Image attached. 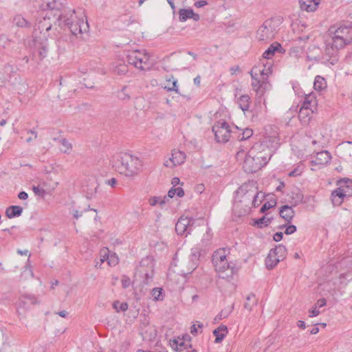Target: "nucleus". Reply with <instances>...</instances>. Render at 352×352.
I'll use <instances>...</instances> for the list:
<instances>
[{"mask_svg": "<svg viewBox=\"0 0 352 352\" xmlns=\"http://www.w3.org/2000/svg\"><path fill=\"white\" fill-rule=\"evenodd\" d=\"M237 103L243 111H248L250 108V98L248 95H242L238 98Z\"/></svg>", "mask_w": 352, "mask_h": 352, "instance_id": "a878e982", "label": "nucleus"}, {"mask_svg": "<svg viewBox=\"0 0 352 352\" xmlns=\"http://www.w3.org/2000/svg\"><path fill=\"white\" fill-rule=\"evenodd\" d=\"M233 306L231 309V310L229 311V312H224V311H221L219 314V316H220V318H226L228 317V314L232 311V310L233 309Z\"/></svg>", "mask_w": 352, "mask_h": 352, "instance_id": "052dcab7", "label": "nucleus"}, {"mask_svg": "<svg viewBox=\"0 0 352 352\" xmlns=\"http://www.w3.org/2000/svg\"><path fill=\"white\" fill-rule=\"evenodd\" d=\"M276 206V202L271 203L270 201L265 202L261 208L260 212L261 213H265L267 210L272 208Z\"/></svg>", "mask_w": 352, "mask_h": 352, "instance_id": "de8ad7c7", "label": "nucleus"}, {"mask_svg": "<svg viewBox=\"0 0 352 352\" xmlns=\"http://www.w3.org/2000/svg\"><path fill=\"white\" fill-rule=\"evenodd\" d=\"M195 220L192 218L180 217L175 224V231L179 235L187 236L192 231V223Z\"/></svg>", "mask_w": 352, "mask_h": 352, "instance_id": "ddd939ff", "label": "nucleus"}, {"mask_svg": "<svg viewBox=\"0 0 352 352\" xmlns=\"http://www.w3.org/2000/svg\"><path fill=\"white\" fill-rule=\"evenodd\" d=\"M228 333L226 325L221 324L218 328L213 331V335L215 336L214 342L220 343Z\"/></svg>", "mask_w": 352, "mask_h": 352, "instance_id": "412c9836", "label": "nucleus"}, {"mask_svg": "<svg viewBox=\"0 0 352 352\" xmlns=\"http://www.w3.org/2000/svg\"><path fill=\"white\" fill-rule=\"evenodd\" d=\"M18 197L22 200H26L28 198V194L25 191H21L18 194Z\"/></svg>", "mask_w": 352, "mask_h": 352, "instance_id": "6e6d98bb", "label": "nucleus"}, {"mask_svg": "<svg viewBox=\"0 0 352 352\" xmlns=\"http://www.w3.org/2000/svg\"><path fill=\"white\" fill-rule=\"evenodd\" d=\"M111 162L118 172L126 177L138 175L142 166V161L138 157L128 153L114 155Z\"/></svg>", "mask_w": 352, "mask_h": 352, "instance_id": "20e7f679", "label": "nucleus"}, {"mask_svg": "<svg viewBox=\"0 0 352 352\" xmlns=\"http://www.w3.org/2000/svg\"><path fill=\"white\" fill-rule=\"evenodd\" d=\"M314 87L316 91H322L327 87V82L325 79L321 76H316L315 77Z\"/></svg>", "mask_w": 352, "mask_h": 352, "instance_id": "c85d7f7f", "label": "nucleus"}, {"mask_svg": "<svg viewBox=\"0 0 352 352\" xmlns=\"http://www.w3.org/2000/svg\"><path fill=\"white\" fill-rule=\"evenodd\" d=\"M179 179L178 177H173L172 181H171V184H173V187H175L177 185H178L179 184Z\"/></svg>", "mask_w": 352, "mask_h": 352, "instance_id": "69168bd1", "label": "nucleus"}, {"mask_svg": "<svg viewBox=\"0 0 352 352\" xmlns=\"http://www.w3.org/2000/svg\"><path fill=\"white\" fill-rule=\"evenodd\" d=\"M227 254L226 249L215 251L212 256V262L219 278L230 282L236 274L237 268L232 262L228 261Z\"/></svg>", "mask_w": 352, "mask_h": 352, "instance_id": "39448f33", "label": "nucleus"}, {"mask_svg": "<svg viewBox=\"0 0 352 352\" xmlns=\"http://www.w3.org/2000/svg\"><path fill=\"white\" fill-rule=\"evenodd\" d=\"M279 214L287 223H290L294 217L295 212L292 206L284 205L280 207Z\"/></svg>", "mask_w": 352, "mask_h": 352, "instance_id": "dca6fc26", "label": "nucleus"}, {"mask_svg": "<svg viewBox=\"0 0 352 352\" xmlns=\"http://www.w3.org/2000/svg\"><path fill=\"white\" fill-rule=\"evenodd\" d=\"M262 64L263 69L260 65L254 66L250 72L252 88L259 98H261L271 87L268 81L269 75L271 74V65L266 68V65Z\"/></svg>", "mask_w": 352, "mask_h": 352, "instance_id": "423d86ee", "label": "nucleus"}, {"mask_svg": "<svg viewBox=\"0 0 352 352\" xmlns=\"http://www.w3.org/2000/svg\"><path fill=\"white\" fill-rule=\"evenodd\" d=\"M331 40L326 47L325 53L330 57H335L339 50L352 43V25H333L329 29Z\"/></svg>", "mask_w": 352, "mask_h": 352, "instance_id": "7ed1b4c3", "label": "nucleus"}, {"mask_svg": "<svg viewBox=\"0 0 352 352\" xmlns=\"http://www.w3.org/2000/svg\"><path fill=\"white\" fill-rule=\"evenodd\" d=\"M300 175V172L298 168H296L289 173V177H296Z\"/></svg>", "mask_w": 352, "mask_h": 352, "instance_id": "680f3d73", "label": "nucleus"}, {"mask_svg": "<svg viewBox=\"0 0 352 352\" xmlns=\"http://www.w3.org/2000/svg\"><path fill=\"white\" fill-rule=\"evenodd\" d=\"M326 300L324 298H320L317 301V305L319 307H322L326 305Z\"/></svg>", "mask_w": 352, "mask_h": 352, "instance_id": "bf43d9fd", "label": "nucleus"}, {"mask_svg": "<svg viewBox=\"0 0 352 352\" xmlns=\"http://www.w3.org/2000/svg\"><path fill=\"white\" fill-rule=\"evenodd\" d=\"M107 263L111 266H115L118 263V257L116 256V254L109 255V258L107 261Z\"/></svg>", "mask_w": 352, "mask_h": 352, "instance_id": "09e8293b", "label": "nucleus"}, {"mask_svg": "<svg viewBox=\"0 0 352 352\" xmlns=\"http://www.w3.org/2000/svg\"><path fill=\"white\" fill-rule=\"evenodd\" d=\"M299 3L302 10L313 12L318 8L319 0H300Z\"/></svg>", "mask_w": 352, "mask_h": 352, "instance_id": "aec40b11", "label": "nucleus"}, {"mask_svg": "<svg viewBox=\"0 0 352 352\" xmlns=\"http://www.w3.org/2000/svg\"><path fill=\"white\" fill-rule=\"evenodd\" d=\"M230 70L232 75H234L236 73V72H240V67L239 66L232 67Z\"/></svg>", "mask_w": 352, "mask_h": 352, "instance_id": "0e129e2a", "label": "nucleus"}, {"mask_svg": "<svg viewBox=\"0 0 352 352\" xmlns=\"http://www.w3.org/2000/svg\"><path fill=\"white\" fill-rule=\"evenodd\" d=\"M280 261L281 260L274 254V252L271 250L265 259V265L267 269H273Z\"/></svg>", "mask_w": 352, "mask_h": 352, "instance_id": "4be33fe9", "label": "nucleus"}, {"mask_svg": "<svg viewBox=\"0 0 352 352\" xmlns=\"http://www.w3.org/2000/svg\"><path fill=\"white\" fill-rule=\"evenodd\" d=\"M122 285L124 288H127L130 285V279L126 276H124L122 279Z\"/></svg>", "mask_w": 352, "mask_h": 352, "instance_id": "603ef678", "label": "nucleus"}, {"mask_svg": "<svg viewBox=\"0 0 352 352\" xmlns=\"http://www.w3.org/2000/svg\"><path fill=\"white\" fill-rule=\"evenodd\" d=\"M207 4H208V2L206 1L201 0V1H198L195 2V6L196 8H202Z\"/></svg>", "mask_w": 352, "mask_h": 352, "instance_id": "5fc2aeb1", "label": "nucleus"}, {"mask_svg": "<svg viewBox=\"0 0 352 352\" xmlns=\"http://www.w3.org/2000/svg\"><path fill=\"white\" fill-rule=\"evenodd\" d=\"M272 250L274 252V254L276 255V256L281 261H283L286 257L287 249L283 245L280 244L276 246L275 248L272 249Z\"/></svg>", "mask_w": 352, "mask_h": 352, "instance_id": "72a5a7b5", "label": "nucleus"}, {"mask_svg": "<svg viewBox=\"0 0 352 352\" xmlns=\"http://www.w3.org/2000/svg\"><path fill=\"white\" fill-rule=\"evenodd\" d=\"M164 199H164H162L161 197H152L149 199L148 202L151 206H155L157 204H160L161 206H162L166 203Z\"/></svg>", "mask_w": 352, "mask_h": 352, "instance_id": "c03bdc74", "label": "nucleus"}, {"mask_svg": "<svg viewBox=\"0 0 352 352\" xmlns=\"http://www.w3.org/2000/svg\"><path fill=\"white\" fill-rule=\"evenodd\" d=\"M12 23L19 28H27L30 27V23H29L22 15L16 14L14 16Z\"/></svg>", "mask_w": 352, "mask_h": 352, "instance_id": "bb28decb", "label": "nucleus"}, {"mask_svg": "<svg viewBox=\"0 0 352 352\" xmlns=\"http://www.w3.org/2000/svg\"><path fill=\"white\" fill-rule=\"evenodd\" d=\"M112 69L118 75H124L129 71L128 65L122 61H118L113 63Z\"/></svg>", "mask_w": 352, "mask_h": 352, "instance_id": "b1692460", "label": "nucleus"}, {"mask_svg": "<svg viewBox=\"0 0 352 352\" xmlns=\"http://www.w3.org/2000/svg\"><path fill=\"white\" fill-rule=\"evenodd\" d=\"M60 144L63 146L61 151L64 153H69L71 152L72 148V144L65 138L60 139Z\"/></svg>", "mask_w": 352, "mask_h": 352, "instance_id": "a19ab883", "label": "nucleus"}, {"mask_svg": "<svg viewBox=\"0 0 352 352\" xmlns=\"http://www.w3.org/2000/svg\"><path fill=\"white\" fill-rule=\"evenodd\" d=\"M280 47L281 45L279 43H276V45L274 43L272 44L263 54V58L264 59H270Z\"/></svg>", "mask_w": 352, "mask_h": 352, "instance_id": "cd10ccee", "label": "nucleus"}, {"mask_svg": "<svg viewBox=\"0 0 352 352\" xmlns=\"http://www.w3.org/2000/svg\"><path fill=\"white\" fill-rule=\"evenodd\" d=\"M276 33L274 21L272 19L265 20L256 32V37L261 41L272 40Z\"/></svg>", "mask_w": 352, "mask_h": 352, "instance_id": "9b49d317", "label": "nucleus"}, {"mask_svg": "<svg viewBox=\"0 0 352 352\" xmlns=\"http://www.w3.org/2000/svg\"><path fill=\"white\" fill-rule=\"evenodd\" d=\"M283 228H285V234L287 235L294 234L296 231V226L294 225H283L279 227L280 229Z\"/></svg>", "mask_w": 352, "mask_h": 352, "instance_id": "49530a36", "label": "nucleus"}, {"mask_svg": "<svg viewBox=\"0 0 352 352\" xmlns=\"http://www.w3.org/2000/svg\"><path fill=\"white\" fill-rule=\"evenodd\" d=\"M65 0H43V9H49L51 10H60L64 6Z\"/></svg>", "mask_w": 352, "mask_h": 352, "instance_id": "6ab92c4d", "label": "nucleus"}, {"mask_svg": "<svg viewBox=\"0 0 352 352\" xmlns=\"http://www.w3.org/2000/svg\"><path fill=\"white\" fill-rule=\"evenodd\" d=\"M170 344L173 349L177 351H182L184 349H187V347L184 344V342L181 340L174 339L173 340H170Z\"/></svg>", "mask_w": 352, "mask_h": 352, "instance_id": "f704fd0d", "label": "nucleus"}, {"mask_svg": "<svg viewBox=\"0 0 352 352\" xmlns=\"http://www.w3.org/2000/svg\"><path fill=\"white\" fill-rule=\"evenodd\" d=\"M319 331V328L317 327V324H316L310 331V334H316Z\"/></svg>", "mask_w": 352, "mask_h": 352, "instance_id": "774afa93", "label": "nucleus"}, {"mask_svg": "<svg viewBox=\"0 0 352 352\" xmlns=\"http://www.w3.org/2000/svg\"><path fill=\"white\" fill-rule=\"evenodd\" d=\"M215 140L217 142L226 143L231 136L232 131L228 123L224 120L217 122L212 126Z\"/></svg>", "mask_w": 352, "mask_h": 352, "instance_id": "9d476101", "label": "nucleus"}, {"mask_svg": "<svg viewBox=\"0 0 352 352\" xmlns=\"http://www.w3.org/2000/svg\"><path fill=\"white\" fill-rule=\"evenodd\" d=\"M101 262L103 263L104 261H107L108 259L109 258V254L108 253V251L107 250H104L103 252H101Z\"/></svg>", "mask_w": 352, "mask_h": 352, "instance_id": "8fccbe9b", "label": "nucleus"}, {"mask_svg": "<svg viewBox=\"0 0 352 352\" xmlns=\"http://www.w3.org/2000/svg\"><path fill=\"white\" fill-rule=\"evenodd\" d=\"M339 187L331 192V201L334 206H340L344 197L352 196V180L343 179L338 182Z\"/></svg>", "mask_w": 352, "mask_h": 352, "instance_id": "1a4fd4ad", "label": "nucleus"}, {"mask_svg": "<svg viewBox=\"0 0 352 352\" xmlns=\"http://www.w3.org/2000/svg\"><path fill=\"white\" fill-rule=\"evenodd\" d=\"M113 308L116 311H125L128 309V304L126 302H120L119 301H115L113 304Z\"/></svg>", "mask_w": 352, "mask_h": 352, "instance_id": "79ce46f5", "label": "nucleus"}, {"mask_svg": "<svg viewBox=\"0 0 352 352\" xmlns=\"http://www.w3.org/2000/svg\"><path fill=\"white\" fill-rule=\"evenodd\" d=\"M175 189H176V191H175V192H176V195H177V197H184V190H183V188H181V187H177V188H175Z\"/></svg>", "mask_w": 352, "mask_h": 352, "instance_id": "4d7b16f0", "label": "nucleus"}, {"mask_svg": "<svg viewBox=\"0 0 352 352\" xmlns=\"http://www.w3.org/2000/svg\"><path fill=\"white\" fill-rule=\"evenodd\" d=\"M272 217H267L263 216L261 218L254 220V226H256L258 228H263L267 227L272 221Z\"/></svg>", "mask_w": 352, "mask_h": 352, "instance_id": "7c9ffc66", "label": "nucleus"}, {"mask_svg": "<svg viewBox=\"0 0 352 352\" xmlns=\"http://www.w3.org/2000/svg\"><path fill=\"white\" fill-rule=\"evenodd\" d=\"M126 86H124L122 87L121 90L118 92V98L120 100H125L130 99V94L126 92Z\"/></svg>", "mask_w": 352, "mask_h": 352, "instance_id": "37998d69", "label": "nucleus"}, {"mask_svg": "<svg viewBox=\"0 0 352 352\" xmlns=\"http://www.w3.org/2000/svg\"><path fill=\"white\" fill-rule=\"evenodd\" d=\"M32 190L36 196L40 197L43 198L46 195V191L43 188H40L39 186H33Z\"/></svg>", "mask_w": 352, "mask_h": 352, "instance_id": "a18cd8bd", "label": "nucleus"}, {"mask_svg": "<svg viewBox=\"0 0 352 352\" xmlns=\"http://www.w3.org/2000/svg\"><path fill=\"white\" fill-rule=\"evenodd\" d=\"M314 112V109L308 108V106L301 107L298 112V118L302 124L307 125L309 124L311 116Z\"/></svg>", "mask_w": 352, "mask_h": 352, "instance_id": "f3484780", "label": "nucleus"}, {"mask_svg": "<svg viewBox=\"0 0 352 352\" xmlns=\"http://www.w3.org/2000/svg\"><path fill=\"white\" fill-rule=\"evenodd\" d=\"M48 45L47 43V41L45 42H42L38 46V54L41 59H43L47 56L48 52Z\"/></svg>", "mask_w": 352, "mask_h": 352, "instance_id": "c9c22d12", "label": "nucleus"}, {"mask_svg": "<svg viewBox=\"0 0 352 352\" xmlns=\"http://www.w3.org/2000/svg\"><path fill=\"white\" fill-rule=\"evenodd\" d=\"M116 183H117V180L115 178H113V177L111 178L110 179H109L107 181V184L109 185H110L111 186H112V187H114L115 185L116 184Z\"/></svg>", "mask_w": 352, "mask_h": 352, "instance_id": "e2e57ef3", "label": "nucleus"}, {"mask_svg": "<svg viewBox=\"0 0 352 352\" xmlns=\"http://www.w3.org/2000/svg\"><path fill=\"white\" fill-rule=\"evenodd\" d=\"M200 255L201 252L199 248H194L191 249L190 257L193 266V269H196V267H197Z\"/></svg>", "mask_w": 352, "mask_h": 352, "instance_id": "c756f323", "label": "nucleus"}, {"mask_svg": "<svg viewBox=\"0 0 352 352\" xmlns=\"http://www.w3.org/2000/svg\"><path fill=\"white\" fill-rule=\"evenodd\" d=\"M253 135L252 129L250 128H245L241 133H239L237 135V139L239 141H244L249 139Z\"/></svg>", "mask_w": 352, "mask_h": 352, "instance_id": "e433bc0d", "label": "nucleus"}, {"mask_svg": "<svg viewBox=\"0 0 352 352\" xmlns=\"http://www.w3.org/2000/svg\"><path fill=\"white\" fill-rule=\"evenodd\" d=\"M319 314H320V311L317 309V307L316 306L312 310L309 311V317L312 318V317L317 316L318 315H319Z\"/></svg>", "mask_w": 352, "mask_h": 352, "instance_id": "864d4df0", "label": "nucleus"}, {"mask_svg": "<svg viewBox=\"0 0 352 352\" xmlns=\"http://www.w3.org/2000/svg\"><path fill=\"white\" fill-rule=\"evenodd\" d=\"M302 106H308V108H310L311 109H314V111H315L316 109L317 106V100L315 95L314 94L306 95Z\"/></svg>", "mask_w": 352, "mask_h": 352, "instance_id": "393cba45", "label": "nucleus"}, {"mask_svg": "<svg viewBox=\"0 0 352 352\" xmlns=\"http://www.w3.org/2000/svg\"><path fill=\"white\" fill-rule=\"evenodd\" d=\"M283 233L281 232H277L274 234L273 239L275 241L278 242L283 239Z\"/></svg>", "mask_w": 352, "mask_h": 352, "instance_id": "3c124183", "label": "nucleus"}, {"mask_svg": "<svg viewBox=\"0 0 352 352\" xmlns=\"http://www.w3.org/2000/svg\"><path fill=\"white\" fill-rule=\"evenodd\" d=\"M279 144V139L274 135L265 137L262 142L255 143L245 157V171L248 173H256L266 165Z\"/></svg>", "mask_w": 352, "mask_h": 352, "instance_id": "f257e3e1", "label": "nucleus"}, {"mask_svg": "<svg viewBox=\"0 0 352 352\" xmlns=\"http://www.w3.org/2000/svg\"><path fill=\"white\" fill-rule=\"evenodd\" d=\"M257 183L253 180L243 184L236 191L232 206L233 214L236 217L249 214L252 208H257L263 199L260 197Z\"/></svg>", "mask_w": 352, "mask_h": 352, "instance_id": "f03ea898", "label": "nucleus"}, {"mask_svg": "<svg viewBox=\"0 0 352 352\" xmlns=\"http://www.w3.org/2000/svg\"><path fill=\"white\" fill-rule=\"evenodd\" d=\"M331 156L329 151H322L317 153L311 163L314 165H327L331 160Z\"/></svg>", "mask_w": 352, "mask_h": 352, "instance_id": "2eb2a0df", "label": "nucleus"}, {"mask_svg": "<svg viewBox=\"0 0 352 352\" xmlns=\"http://www.w3.org/2000/svg\"><path fill=\"white\" fill-rule=\"evenodd\" d=\"M257 300L254 294H250L246 297V302L244 303V308L248 311H252L254 305H256Z\"/></svg>", "mask_w": 352, "mask_h": 352, "instance_id": "2f4dec72", "label": "nucleus"}, {"mask_svg": "<svg viewBox=\"0 0 352 352\" xmlns=\"http://www.w3.org/2000/svg\"><path fill=\"white\" fill-rule=\"evenodd\" d=\"M190 333L193 335H195L198 333L197 327H196V324H194L191 328H190Z\"/></svg>", "mask_w": 352, "mask_h": 352, "instance_id": "338daca9", "label": "nucleus"}, {"mask_svg": "<svg viewBox=\"0 0 352 352\" xmlns=\"http://www.w3.org/2000/svg\"><path fill=\"white\" fill-rule=\"evenodd\" d=\"M176 189L175 187H172L168 192V196L170 198H173L176 195Z\"/></svg>", "mask_w": 352, "mask_h": 352, "instance_id": "13d9d810", "label": "nucleus"}, {"mask_svg": "<svg viewBox=\"0 0 352 352\" xmlns=\"http://www.w3.org/2000/svg\"><path fill=\"white\" fill-rule=\"evenodd\" d=\"M37 27L42 33L44 30L45 32H48L50 30H51L52 25L45 19H43V21H41L37 23Z\"/></svg>", "mask_w": 352, "mask_h": 352, "instance_id": "ea45409f", "label": "nucleus"}, {"mask_svg": "<svg viewBox=\"0 0 352 352\" xmlns=\"http://www.w3.org/2000/svg\"><path fill=\"white\" fill-rule=\"evenodd\" d=\"M151 298L153 300H163L164 298V290L160 287H155L151 292Z\"/></svg>", "mask_w": 352, "mask_h": 352, "instance_id": "473e14b6", "label": "nucleus"}, {"mask_svg": "<svg viewBox=\"0 0 352 352\" xmlns=\"http://www.w3.org/2000/svg\"><path fill=\"white\" fill-rule=\"evenodd\" d=\"M23 208L19 206H10L6 210V215L9 219H12L21 215Z\"/></svg>", "mask_w": 352, "mask_h": 352, "instance_id": "5701e85b", "label": "nucleus"}, {"mask_svg": "<svg viewBox=\"0 0 352 352\" xmlns=\"http://www.w3.org/2000/svg\"><path fill=\"white\" fill-rule=\"evenodd\" d=\"M179 21L182 22H184L188 19H192L194 21H197L200 19L199 15L195 13L192 9H180L179 10Z\"/></svg>", "mask_w": 352, "mask_h": 352, "instance_id": "a211bd4d", "label": "nucleus"}, {"mask_svg": "<svg viewBox=\"0 0 352 352\" xmlns=\"http://www.w3.org/2000/svg\"><path fill=\"white\" fill-rule=\"evenodd\" d=\"M149 60V56L146 53H142L140 50L130 52L126 56V61L129 65L140 70H145L144 65H147Z\"/></svg>", "mask_w": 352, "mask_h": 352, "instance_id": "f8f14e48", "label": "nucleus"}, {"mask_svg": "<svg viewBox=\"0 0 352 352\" xmlns=\"http://www.w3.org/2000/svg\"><path fill=\"white\" fill-rule=\"evenodd\" d=\"M59 25L67 27L74 35L82 34L88 28L87 22L76 16L75 10H69L67 13L60 14L58 18Z\"/></svg>", "mask_w": 352, "mask_h": 352, "instance_id": "0eeeda50", "label": "nucleus"}, {"mask_svg": "<svg viewBox=\"0 0 352 352\" xmlns=\"http://www.w3.org/2000/svg\"><path fill=\"white\" fill-rule=\"evenodd\" d=\"M155 261L152 256L143 258L140 265L135 271V276L138 277L142 283L148 285L153 281L154 276Z\"/></svg>", "mask_w": 352, "mask_h": 352, "instance_id": "6e6552de", "label": "nucleus"}, {"mask_svg": "<svg viewBox=\"0 0 352 352\" xmlns=\"http://www.w3.org/2000/svg\"><path fill=\"white\" fill-rule=\"evenodd\" d=\"M168 82H171V85H166L164 89H167L168 91H175L179 94V92L177 86V80L173 76H171V78L168 80Z\"/></svg>", "mask_w": 352, "mask_h": 352, "instance_id": "4c0bfd02", "label": "nucleus"}, {"mask_svg": "<svg viewBox=\"0 0 352 352\" xmlns=\"http://www.w3.org/2000/svg\"><path fill=\"white\" fill-rule=\"evenodd\" d=\"M28 302H30L32 305H34L36 302V298L33 295H24L22 298L19 299V304L21 306V305H25Z\"/></svg>", "mask_w": 352, "mask_h": 352, "instance_id": "58836bf2", "label": "nucleus"}, {"mask_svg": "<svg viewBox=\"0 0 352 352\" xmlns=\"http://www.w3.org/2000/svg\"><path fill=\"white\" fill-rule=\"evenodd\" d=\"M186 157V155L184 152L173 150L171 153V157L164 162V165L170 168L181 165L185 162Z\"/></svg>", "mask_w": 352, "mask_h": 352, "instance_id": "4468645a", "label": "nucleus"}]
</instances>
